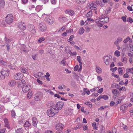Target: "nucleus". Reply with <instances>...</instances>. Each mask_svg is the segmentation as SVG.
Returning <instances> with one entry per match:
<instances>
[{
    "mask_svg": "<svg viewBox=\"0 0 133 133\" xmlns=\"http://www.w3.org/2000/svg\"><path fill=\"white\" fill-rule=\"evenodd\" d=\"M42 16L45 17L44 20L45 21L49 24H51L54 22L53 18L52 16L50 15H46L44 14L42 15Z\"/></svg>",
    "mask_w": 133,
    "mask_h": 133,
    "instance_id": "obj_1",
    "label": "nucleus"
},
{
    "mask_svg": "<svg viewBox=\"0 0 133 133\" xmlns=\"http://www.w3.org/2000/svg\"><path fill=\"white\" fill-rule=\"evenodd\" d=\"M13 16L11 14H8L5 17V21L7 24H10L13 22Z\"/></svg>",
    "mask_w": 133,
    "mask_h": 133,
    "instance_id": "obj_2",
    "label": "nucleus"
},
{
    "mask_svg": "<svg viewBox=\"0 0 133 133\" xmlns=\"http://www.w3.org/2000/svg\"><path fill=\"white\" fill-rule=\"evenodd\" d=\"M9 70L6 69H3L1 71V74L2 75L4 79L5 78V77H8L9 75Z\"/></svg>",
    "mask_w": 133,
    "mask_h": 133,
    "instance_id": "obj_3",
    "label": "nucleus"
},
{
    "mask_svg": "<svg viewBox=\"0 0 133 133\" xmlns=\"http://www.w3.org/2000/svg\"><path fill=\"white\" fill-rule=\"evenodd\" d=\"M111 56L109 55L104 57V62L107 65H109L111 61Z\"/></svg>",
    "mask_w": 133,
    "mask_h": 133,
    "instance_id": "obj_4",
    "label": "nucleus"
},
{
    "mask_svg": "<svg viewBox=\"0 0 133 133\" xmlns=\"http://www.w3.org/2000/svg\"><path fill=\"white\" fill-rule=\"evenodd\" d=\"M27 29L30 32L32 33H35L36 32V30L34 26L32 24H28L27 26Z\"/></svg>",
    "mask_w": 133,
    "mask_h": 133,
    "instance_id": "obj_5",
    "label": "nucleus"
},
{
    "mask_svg": "<svg viewBox=\"0 0 133 133\" xmlns=\"http://www.w3.org/2000/svg\"><path fill=\"white\" fill-rule=\"evenodd\" d=\"M26 25L23 22H21L18 24V27L21 30L24 31L26 29Z\"/></svg>",
    "mask_w": 133,
    "mask_h": 133,
    "instance_id": "obj_6",
    "label": "nucleus"
},
{
    "mask_svg": "<svg viewBox=\"0 0 133 133\" xmlns=\"http://www.w3.org/2000/svg\"><path fill=\"white\" fill-rule=\"evenodd\" d=\"M39 29L42 32H44L47 29V27L45 23L41 22L39 24Z\"/></svg>",
    "mask_w": 133,
    "mask_h": 133,
    "instance_id": "obj_7",
    "label": "nucleus"
},
{
    "mask_svg": "<svg viewBox=\"0 0 133 133\" xmlns=\"http://www.w3.org/2000/svg\"><path fill=\"white\" fill-rule=\"evenodd\" d=\"M35 96L36 97L34 98L35 100L37 101H39L42 97V94L40 92H37L35 94Z\"/></svg>",
    "mask_w": 133,
    "mask_h": 133,
    "instance_id": "obj_8",
    "label": "nucleus"
},
{
    "mask_svg": "<svg viewBox=\"0 0 133 133\" xmlns=\"http://www.w3.org/2000/svg\"><path fill=\"white\" fill-rule=\"evenodd\" d=\"M23 77L22 74L17 73L14 75V78L16 80H20L22 79Z\"/></svg>",
    "mask_w": 133,
    "mask_h": 133,
    "instance_id": "obj_9",
    "label": "nucleus"
},
{
    "mask_svg": "<svg viewBox=\"0 0 133 133\" xmlns=\"http://www.w3.org/2000/svg\"><path fill=\"white\" fill-rule=\"evenodd\" d=\"M31 88L29 85H26L24 86L22 88V90L24 92H26L30 90Z\"/></svg>",
    "mask_w": 133,
    "mask_h": 133,
    "instance_id": "obj_10",
    "label": "nucleus"
},
{
    "mask_svg": "<svg viewBox=\"0 0 133 133\" xmlns=\"http://www.w3.org/2000/svg\"><path fill=\"white\" fill-rule=\"evenodd\" d=\"M64 105V103L62 101H59L58 102L56 105L59 110H61Z\"/></svg>",
    "mask_w": 133,
    "mask_h": 133,
    "instance_id": "obj_11",
    "label": "nucleus"
},
{
    "mask_svg": "<svg viewBox=\"0 0 133 133\" xmlns=\"http://www.w3.org/2000/svg\"><path fill=\"white\" fill-rule=\"evenodd\" d=\"M64 125L61 123H58L55 126V128L56 130H61L62 129Z\"/></svg>",
    "mask_w": 133,
    "mask_h": 133,
    "instance_id": "obj_12",
    "label": "nucleus"
},
{
    "mask_svg": "<svg viewBox=\"0 0 133 133\" xmlns=\"http://www.w3.org/2000/svg\"><path fill=\"white\" fill-rule=\"evenodd\" d=\"M47 113L48 116L50 117H52L54 116L56 114L55 112L52 110L51 109L48 110L47 111Z\"/></svg>",
    "mask_w": 133,
    "mask_h": 133,
    "instance_id": "obj_13",
    "label": "nucleus"
},
{
    "mask_svg": "<svg viewBox=\"0 0 133 133\" xmlns=\"http://www.w3.org/2000/svg\"><path fill=\"white\" fill-rule=\"evenodd\" d=\"M52 111H54L55 113L57 114L59 111V109L58 108L56 105H54L50 108Z\"/></svg>",
    "mask_w": 133,
    "mask_h": 133,
    "instance_id": "obj_14",
    "label": "nucleus"
},
{
    "mask_svg": "<svg viewBox=\"0 0 133 133\" xmlns=\"http://www.w3.org/2000/svg\"><path fill=\"white\" fill-rule=\"evenodd\" d=\"M32 120L33 126L34 127L36 126L38 123V121L36 118L35 117H33L32 118Z\"/></svg>",
    "mask_w": 133,
    "mask_h": 133,
    "instance_id": "obj_15",
    "label": "nucleus"
},
{
    "mask_svg": "<svg viewBox=\"0 0 133 133\" xmlns=\"http://www.w3.org/2000/svg\"><path fill=\"white\" fill-rule=\"evenodd\" d=\"M109 21V19L108 17H105L103 18H100V22H102L103 23H104L108 22Z\"/></svg>",
    "mask_w": 133,
    "mask_h": 133,
    "instance_id": "obj_16",
    "label": "nucleus"
},
{
    "mask_svg": "<svg viewBox=\"0 0 133 133\" xmlns=\"http://www.w3.org/2000/svg\"><path fill=\"white\" fill-rule=\"evenodd\" d=\"M127 108L128 106L127 105H123L120 107V110L122 111L123 112V113H124V111L127 110Z\"/></svg>",
    "mask_w": 133,
    "mask_h": 133,
    "instance_id": "obj_17",
    "label": "nucleus"
},
{
    "mask_svg": "<svg viewBox=\"0 0 133 133\" xmlns=\"http://www.w3.org/2000/svg\"><path fill=\"white\" fill-rule=\"evenodd\" d=\"M8 84L10 86H14L16 84V82L14 80H10Z\"/></svg>",
    "mask_w": 133,
    "mask_h": 133,
    "instance_id": "obj_18",
    "label": "nucleus"
},
{
    "mask_svg": "<svg viewBox=\"0 0 133 133\" xmlns=\"http://www.w3.org/2000/svg\"><path fill=\"white\" fill-rule=\"evenodd\" d=\"M65 12L71 16L73 15L75 13L74 11L71 10H66L65 11Z\"/></svg>",
    "mask_w": 133,
    "mask_h": 133,
    "instance_id": "obj_19",
    "label": "nucleus"
},
{
    "mask_svg": "<svg viewBox=\"0 0 133 133\" xmlns=\"http://www.w3.org/2000/svg\"><path fill=\"white\" fill-rule=\"evenodd\" d=\"M122 40V38L119 37L117 38V40L114 42V44L115 45L119 44V43L121 42Z\"/></svg>",
    "mask_w": 133,
    "mask_h": 133,
    "instance_id": "obj_20",
    "label": "nucleus"
},
{
    "mask_svg": "<svg viewBox=\"0 0 133 133\" xmlns=\"http://www.w3.org/2000/svg\"><path fill=\"white\" fill-rule=\"evenodd\" d=\"M4 121L5 123V126L8 128H9L10 127L9 125L8 121L7 118H5L4 119Z\"/></svg>",
    "mask_w": 133,
    "mask_h": 133,
    "instance_id": "obj_21",
    "label": "nucleus"
},
{
    "mask_svg": "<svg viewBox=\"0 0 133 133\" xmlns=\"http://www.w3.org/2000/svg\"><path fill=\"white\" fill-rule=\"evenodd\" d=\"M21 71L23 73L26 74H29L28 70L25 68H21Z\"/></svg>",
    "mask_w": 133,
    "mask_h": 133,
    "instance_id": "obj_22",
    "label": "nucleus"
},
{
    "mask_svg": "<svg viewBox=\"0 0 133 133\" xmlns=\"http://www.w3.org/2000/svg\"><path fill=\"white\" fill-rule=\"evenodd\" d=\"M124 57V55L121 57L122 62L124 63H126L127 62V59L125 56Z\"/></svg>",
    "mask_w": 133,
    "mask_h": 133,
    "instance_id": "obj_23",
    "label": "nucleus"
},
{
    "mask_svg": "<svg viewBox=\"0 0 133 133\" xmlns=\"http://www.w3.org/2000/svg\"><path fill=\"white\" fill-rule=\"evenodd\" d=\"M126 72L127 73L129 74V72H131L133 74V68H127L126 69Z\"/></svg>",
    "mask_w": 133,
    "mask_h": 133,
    "instance_id": "obj_24",
    "label": "nucleus"
},
{
    "mask_svg": "<svg viewBox=\"0 0 133 133\" xmlns=\"http://www.w3.org/2000/svg\"><path fill=\"white\" fill-rule=\"evenodd\" d=\"M73 111V110L71 108H68L67 110V112L69 115H72Z\"/></svg>",
    "mask_w": 133,
    "mask_h": 133,
    "instance_id": "obj_25",
    "label": "nucleus"
},
{
    "mask_svg": "<svg viewBox=\"0 0 133 133\" xmlns=\"http://www.w3.org/2000/svg\"><path fill=\"white\" fill-rule=\"evenodd\" d=\"M5 4V2L4 0H1L0 1V8H3Z\"/></svg>",
    "mask_w": 133,
    "mask_h": 133,
    "instance_id": "obj_26",
    "label": "nucleus"
},
{
    "mask_svg": "<svg viewBox=\"0 0 133 133\" xmlns=\"http://www.w3.org/2000/svg\"><path fill=\"white\" fill-rule=\"evenodd\" d=\"M59 19L61 22H64L66 21V18L65 17H60Z\"/></svg>",
    "mask_w": 133,
    "mask_h": 133,
    "instance_id": "obj_27",
    "label": "nucleus"
},
{
    "mask_svg": "<svg viewBox=\"0 0 133 133\" xmlns=\"http://www.w3.org/2000/svg\"><path fill=\"white\" fill-rule=\"evenodd\" d=\"M32 95V92L31 91H29L27 95V98L30 99L31 96Z\"/></svg>",
    "mask_w": 133,
    "mask_h": 133,
    "instance_id": "obj_28",
    "label": "nucleus"
},
{
    "mask_svg": "<svg viewBox=\"0 0 133 133\" xmlns=\"http://www.w3.org/2000/svg\"><path fill=\"white\" fill-rule=\"evenodd\" d=\"M76 1L78 3L82 4L86 2V0H76Z\"/></svg>",
    "mask_w": 133,
    "mask_h": 133,
    "instance_id": "obj_29",
    "label": "nucleus"
},
{
    "mask_svg": "<svg viewBox=\"0 0 133 133\" xmlns=\"http://www.w3.org/2000/svg\"><path fill=\"white\" fill-rule=\"evenodd\" d=\"M99 88L98 87L92 89L90 90V91L91 92H93L94 91H97L98 93H100V89L98 90Z\"/></svg>",
    "mask_w": 133,
    "mask_h": 133,
    "instance_id": "obj_30",
    "label": "nucleus"
},
{
    "mask_svg": "<svg viewBox=\"0 0 133 133\" xmlns=\"http://www.w3.org/2000/svg\"><path fill=\"white\" fill-rule=\"evenodd\" d=\"M42 10V7L40 5H37L36 8V11L38 12Z\"/></svg>",
    "mask_w": 133,
    "mask_h": 133,
    "instance_id": "obj_31",
    "label": "nucleus"
},
{
    "mask_svg": "<svg viewBox=\"0 0 133 133\" xmlns=\"http://www.w3.org/2000/svg\"><path fill=\"white\" fill-rule=\"evenodd\" d=\"M30 123L28 121H26L24 124V127H27L30 126Z\"/></svg>",
    "mask_w": 133,
    "mask_h": 133,
    "instance_id": "obj_32",
    "label": "nucleus"
},
{
    "mask_svg": "<svg viewBox=\"0 0 133 133\" xmlns=\"http://www.w3.org/2000/svg\"><path fill=\"white\" fill-rule=\"evenodd\" d=\"M102 98L104 100L108 99V96L106 95H100V98Z\"/></svg>",
    "mask_w": 133,
    "mask_h": 133,
    "instance_id": "obj_33",
    "label": "nucleus"
},
{
    "mask_svg": "<svg viewBox=\"0 0 133 133\" xmlns=\"http://www.w3.org/2000/svg\"><path fill=\"white\" fill-rule=\"evenodd\" d=\"M11 115L12 117L13 118L15 117L16 116L15 111L12 110L11 111Z\"/></svg>",
    "mask_w": 133,
    "mask_h": 133,
    "instance_id": "obj_34",
    "label": "nucleus"
},
{
    "mask_svg": "<svg viewBox=\"0 0 133 133\" xmlns=\"http://www.w3.org/2000/svg\"><path fill=\"white\" fill-rule=\"evenodd\" d=\"M23 130L22 128H19L17 129L16 131V133H22Z\"/></svg>",
    "mask_w": 133,
    "mask_h": 133,
    "instance_id": "obj_35",
    "label": "nucleus"
},
{
    "mask_svg": "<svg viewBox=\"0 0 133 133\" xmlns=\"http://www.w3.org/2000/svg\"><path fill=\"white\" fill-rule=\"evenodd\" d=\"M92 11L90 10L89 11L87 14L86 15V16L88 17H90L92 15Z\"/></svg>",
    "mask_w": 133,
    "mask_h": 133,
    "instance_id": "obj_36",
    "label": "nucleus"
},
{
    "mask_svg": "<svg viewBox=\"0 0 133 133\" xmlns=\"http://www.w3.org/2000/svg\"><path fill=\"white\" fill-rule=\"evenodd\" d=\"M82 127L81 125V124H78L77 125V126L73 128V129L74 130H76L78 129L81 128Z\"/></svg>",
    "mask_w": 133,
    "mask_h": 133,
    "instance_id": "obj_37",
    "label": "nucleus"
},
{
    "mask_svg": "<svg viewBox=\"0 0 133 133\" xmlns=\"http://www.w3.org/2000/svg\"><path fill=\"white\" fill-rule=\"evenodd\" d=\"M43 91L44 90L47 92H48L50 93L51 95H53L54 94L53 92L52 91L50 90H48L45 89H43Z\"/></svg>",
    "mask_w": 133,
    "mask_h": 133,
    "instance_id": "obj_38",
    "label": "nucleus"
},
{
    "mask_svg": "<svg viewBox=\"0 0 133 133\" xmlns=\"http://www.w3.org/2000/svg\"><path fill=\"white\" fill-rule=\"evenodd\" d=\"M114 54L117 57H119L120 56V52L118 50L114 52Z\"/></svg>",
    "mask_w": 133,
    "mask_h": 133,
    "instance_id": "obj_39",
    "label": "nucleus"
},
{
    "mask_svg": "<svg viewBox=\"0 0 133 133\" xmlns=\"http://www.w3.org/2000/svg\"><path fill=\"white\" fill-rule=\"evenodd\" d=\"M84 91L85 93H87L88 95H89L90 94V91L88 89L86 88L84 89Z\"/></svg>",
    "mask_w": 133,
    "mask_h": 133,
    "instance_id": "obj_40",
    "label": "nucleus"
},
{
    "mask_svg": "<svg viewBox=\"0 0 133 133\" xmlns=\"http://www.w3.org/2000/svg\"><path fill=\"white\" fill-rule=\"evenodd\" d=\"M96 123L95 122H94L92 124V126L93 127L94 129L96 130L97 128V127H96Z\"/></svg>",
    "mask_w": 133,
    "mask_h": 133,
    "instance_id": "obj_41",
    "label": "nucleus"
},
{
    "mask_svg": "<svg viewBox=\"0 0 133 133\" xmlns=\"http://www.w3.org/2000/svg\"><path fill=\"white\" fill-rule=\"evenodd\" d=\"M73 32V30L72 29H69L66 30V32H64L63 33H72Z\"/></svg>",
    "mask_w": 133,
    "mask_h": 133,
    "instance_id": "obj_42",
    "label": "nucleus"
},
{
    "mask_svg": "<svg viewBox=\"0 0 133 133\" xmlns=\"http://www.w3.org/2000/svg\"><path fill=\"white\" fill-rule=\"evenodd\" d=\"M118 91L116 89H113L112 90V92L114 94L117 95L118 94Z\"/></svg>",
    "mask_w": 133,
    "mask_h": 133,
    "instance_id": "obj_43",
    "label": "nucleus"
},
{
    "mask_svg": "<svg viewBox=\"0 0 133 133\" xmlns=\"http://www.w3.org/2000/svg\"><path fill=\"white\" fill-rule=\"evenodd\" d=\"M0 64L6 66L7 65V63L6 62L3 61L2 60H1L0 61Z\"/></svg>",
    "mask_w": 133,
    "mask_h": 133,
    "instance_id": "obj_44",
    "label": "nucleus"
},
{
    "mask_svg": "<svg viewBox=\"0 0 133 133\" xmlns=\"http://www.w3.org/2000/svg\"><path fill=\"white\" fill-rule=\"evenodd\" d=\"M77 60L79 64L82 63L81 62L82 59L80 56H78L77 57Z\"/></svg>",
    "mask_w": 133,
    "mask_h": 133,
    "instance_id": "obj_45",
    "label": "nucleus"
},
{
    "mask_svg": "<svg viewBox=\"0 0 133 133\" xmlns=\"http://www.w3.org/2000/svg\"><path fill=\"white\" fill-rule=\"evenodd\" d=\"M95 21L97 26L99 27L100 26V23L99 22L100 19H96Z\"/></svg>",
    "mask_w": 133,
    "mask_h": 133,
    "instance_id": "obj_46",
    "label": "nucleus"
},
{
    "mask_svg": "<svg viewBox=\"0 0 133 133\" xmlns=\"http://www.w3.org/2000/svg\"><path fill=\"white\" fill-rule=\"evenodd\" d=\"M45 40V38L44 37H41L38 40V41L39 43H41L43 41H44Z\"/></svg>",
    "mask_w": 133,
    "mask_h": 133,
    "instance_id": "obj_47",
    "label": "nucleus"
},
{
    "mask_svg": "<svg viewBox=\"0 0 133 133\" xmlns=\"http://www.w3.org/2000/svg\"><path fill=\"white\" fill-rule=\"evenodd\" d=\"M84 31V30L83 28L80 29L78 33H83Z\"/></svg>",
    "mask_w": 133,
    "mask_h": 133,
    "instance_id": "obj_48",
    "label": "nucleus"
},
{
    "mask_svg": "<svg viewBox=\"0 0 133 133\" xmlns=\"http://www.w3.org/2000/svg\"><path fill=\"white\" fill-rule=\"evenodd\" d=\"M130 40V38L129 37H128L126 39H125L123 41V42L126 43H127Z\"/></svg>",
    "mask_w": 133,
    "mask_h": 133,
    "instance_id": "obj_49",
    "label": "nucleus"
},
{
    "mask_svg": "<svg viewBox=\"0 0 133 133\" xmlns=\"http://www.w3.org/2000/svg\"><path fill=\"white\" fill-rule=\"evenodd\" d=\"M127 21L128 22H130V23H132L133 22V20L132 18L129 17L127 18Z\"/></svg>",
    "mask_w": 133,
    "mask_h": 133,
    "instance_id": "obj_50",
    "label": "nucleus"
},
{
    "mask_svg": "<svg viewBox=\"0 0 133 133\" xmlns=\"http://www.w3.org/2000/svg\"><path fill=\"white\" fill-rule=\"evenodd\" d=\"M65 62L66 61H65L64 60H62L61 61V62L60 64H63V65L64 66H65L66 65Z\"/></svg>",
    "mask_w": 133,
    "mask_h": 133,
    "instance_id": "obj_51",
    "label": "nucleus"
},
{
    "mask_svg": "<svg viewBox=\"0 0 133 133\" xmlns=\"http://www.w3.org/2000/svg\"><path fill=\"white\" fill-rule=\"evenodd\" d=\"M65 29V28L63 26L57 32L59 33H61L62 32V31L64 30Z\"/></svg>",
    "mask_w": 133,
    "mask_h": 133,
    "instance_id": "obj_52",
    "label": "nucleus"
},
{
    "mask_svg": "<svg viewBox=\"0 0 133 133\" xmlns=\"http://www.w3.org/2000/svg\"><path fill=\"white\" fill-rule=\"evenodd\" d=\"M102 128V131L101 133H104L105 132L104 129L105 128L103 126H100V129Z\"/></svg>",
    "mask_w": 133,
    "mask_h": 133,
    "instance_id": "obj_53",
    "label": "nucleus"
},
{
    "mask_svg": "<svg viewBox=\"0 0 133 133\" xmlns=\"http://www.w3.org/2000/svg\"><path fill=\"white\" fill-rule=\"evenodd\" d=\"M37 54H36L34 55H33L32 56V58L34 60H36V57L37 56Z\"/></svg>",
    "mask_w": 133,
    "mask_h": 133,
    "instance_id": "obj_54",
    "label": "nucleus"
},
{
    "mask_svg": "<svg viewBox=\"0 0 133 133\" xmlns=\"http://www.w3.org/2000/svg\"><path fill=\"white\" fill-rule=\"evenodd\" d=\"M118 71L119 72V73L121 75H122V71H123L122 69L121 68H118Z\"/></svg>",
    "mask_w": 133,
    "mask_h": 133,
    "instance_id": "obj_55",
    "label": "nucleus"
},
{
    "mask_svg": "<svg viewBox=\"0 0 133 133\" xmlns=\"http://www.w3.org/2000/svg\"><path fill=\"white\" fill-rule=\"evenodd\" d=\"M86 104L88 105L89 107L91 108L92 107V105L91 103L90 102H86L85 103Z\"/></svg>",
    "mask_w": 133,
    "mask_h": 133,
    "instance_id": "obj_56",
    "label": "nucleus"
},
{
    "mask_svg": "<svg viewBox=\"0 0 133 133\" xmlns=\"http://www.w3.org/2000/svg\"><path fill=\"white\" fill-rule=\"evenodd\" d=\"M19 82L22 84H23V85L25 83V82L24 79H22L21 81H19Z\"/></svg>",
    "mask_w": 133,
    "mask_h": 133,
    "instance_id": "obj_57",
    "label": "nucleus"
},
{
    "mask_svg": "<svg viewBox=\"0 0 133 133\" xmlns=\"http://www.w3.org/2000/svg\"><path fill=\"white\" fill-rule=\"evenodd\" d=\"M122 90L125 91H126V89L124 87H121L119 89V91H121Z\"/></svg>",
    "mask_w": 133,
    "mask_h": 133,
    "instance_id": "obj_58",
    "label": "nucleus"
},
{
    "mask_svg": "<svg viewBox=\"0 0 133 133\" xmlns=\"http://www.w3.org/2000/svg\"><path fill=\"white\" fill-rule=\"evenodd\" d=\"M123 77L125 78H128L129 77V75L126 73L124 75Z\"/></svg>",
    "mask_w": 133,
    "mask_h": 133,
    "instance_id": "obj_59",
    "label": "nucleus"
},
{
    "mask_svg": "<svg viewBox=\"0 0 133 133\" xmlns=\"http://www.w3.org/2000/svg\"><path fill=\"white\" fill-rule=\"evenodd\" d=\"M79 66L78 65H76L74 68V70L75 71H77L78 70V68Z\"/></svg>",
    "mask_w": 133,
    "mask_h": 133,
    "instance_id": "obj_60",
    "label": "nucleus"
},
{
    "mask_svg": "<svg viewBox=\"0 0 133 133\" xmlns=\"http://www.w3.org/2000/svg\"><path fill=\"white\" fill-rule=\"evenodd\" d=\"M4 39H5V42L6 43H9L11 41V40L9 39H8L6 38V37H5Z\"/></svg>",
    "mask_w": 133,
    "mask_h": 133,
    "instance_id": "obj_61",
    "label": "nucleus"
},
{
    "mask_svg": "<svg viewBox=\"0 0 133 133\" xmlns=\"http://www.w3.org/2000/svg\"><path fill=\"white\" fill-rule=\"evenodd\" d=\"M128 55L129 57L130 58H133V55L132 54L130 53H128Z\"/></svg>",
    "mask_w": 133,
    "mask_h": 133,
    "instance_id": "obj_62",
    "label": "nucleus"
},
{
    "mask_svg": "<svg viewBox=\"0 0 133 133\" xmlns=\"http://www.w3.org/2000/svg\"><path fill=\"white\" fill-rule=\"evenodd\" d=\"M52 105V102L50 101H49L47 103V105L48 106H50Z\"/></svg>",
    "mask_w": 133,
    "mask_h": 133,
    "instance_id": "obj_63",
    "label": "nucleus"
},
{
    "mask_svg": "<svg viewBox=\"0 0 133 133\" xmlns=\"http://www.w3.org/2000/svg\"><path fill=\"white\" fill-rule=\"evenodd\" d=\"M45 133H54L53 131L49 130H47L45 132Z\"/></svg>",
    "mask_w": 133,
    "mask_h": 133,
    "instance_id": "obj_64",
    "label": "nucleus"
}]
</instances>
